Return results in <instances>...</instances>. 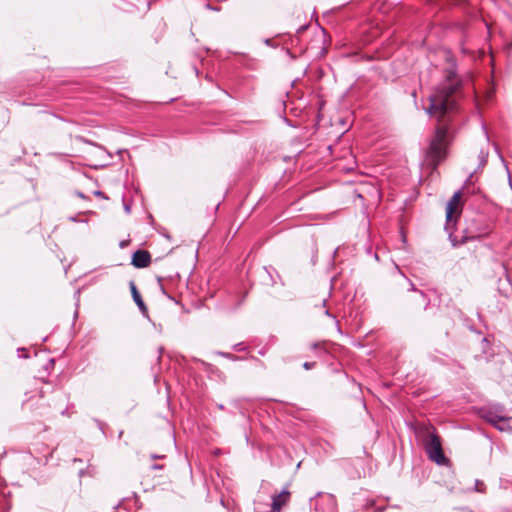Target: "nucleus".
<instances>
[{"instance_id": "obj_1", "label": "nucleus", "mask_w": 512, "mask_h": 512, "mask_svg": "<svg viewBox=\"0 0 512 512\" xmlns=\"http://www.w3.org/2000/svg\"><path fill=\"white\" fill-rule=\"evenodd\" d=\"M456 89L455 84L446 83L437 87L428 98L426 111L438 122L426 153V161L432 169H436L447 157V148L452 139L448 119L456 109Z\"/></svg>"}, {"instance_id": "obj_2", "label": "nucleus", "mask_w": 512, "mask_h": 512, "mask_svg": "<svg viewBox=\"0 0 512 512\" xmlns=\"http://www.w3.org/2000/svg\"><path fill=\"white\" fill-rule=\"evenodd\" d=\"M425 451L429 459L438 465H446L449 459L444 455L441 441L438 435L431 433L425 442Z\"/></svg>"}, {"instance_id": "obj_3", "label": "nucleus", "mask_w": 512, "mask_h": 512, "mask_svg": "<svg viewBox=\"0 0 512 512\" xmlns=\"http://www.w3.org/2000/svg\"><path fill=\"white\" fill-rule=\"evenodd\" d=\"M462 197V192L457 191L448 201L446 206V219L448 222L456 220L461 215L463 209Z\"/></svg>"}, {"instance_id": "obj_4", "label": "nucleus", "mask_w": 512, "mask_h": 512, "mask_svg": "<svg viewBox=\"0 0 512 512\" xmlns=\"http://www.w3.org/2000/svg\"><path fill=\"white\" fill-rule=\"evenodd\" d=\"M291 500V491L285 487L280 492L272 495L270 512H280Z\"/></svg>"}, {"instance_id": "obj_5", "label": "nucleus", "mask_w": 512, "mask_h": 512, "mask_svg": "<svg viewBox=\"0 0 512 512\" xmlns=\"http://www.w3.org/2000/svg\"><path fill=\"white\" fill-rule=\"evenodd\" d=\"M131 263L136 268H146L151 263V255L147 250H137L132 255Z\"/></svg>"}, {"instance_id": "obj_6", "label": "nucleus", "mask_w": 512, "mask_h": 512, "mask_svg": "<svg viewBox=\"0 0 512 512\" xmlns=\"http://www.w3.org/2000/svg\"><path fill=\"white\" fill-rule=\"evenodd\" d=\"M487 234H488V232L480 233V232H473V231L468 230L467 234L465 236H463L461 239H458L456 236L453 237L451 239L452 240V245H453V247H458V246L464 244L469 239L480 238V237L485 236Z\"/></svg>"}, {"instance_id": "obj_7", "label": "nucleus", "mask_w": 512, "mask_h": 512, "mask_svg": "<svg viewBox=\"0 0 512 512\" xmlns=\"http://www.w3.org/2000/svg\"><path fill=\"white\" fill-rule=\"evenodd\" d=\"M130 289H131V293H132V297L135 301V303L137 304V306L140 308L141 311H146V305L135 285L134 282H130Z\"/></svg>"}, {"instance_id": "obj_8", "label": "nucleus", "mask_w": 512, "mask_h": 512, "mask_svg": "<svg viewBox=\"0 0 512 512\" xmlns=\"http://www.w3.org/2000/svg\"><path fill=\"white\" fill-rule=\"evenodd\" d=\"M314 364H315V363H313V362H305V363L303 364V367H304L306 370H309V369H311V368L314 366Z\"/></svg>"}, {"instance_id": "obj_9", "label": "nucleus", "mask_w": 512, "mask_h": 512, "mask_svg": "<svg viewBox=\"0 0 512 512\" xmlns=\"http://www.w3.org/2000/svg\"><path fill=\"white\" fill-rule=\"evenodd\" d=\"M322 310L325 315L328 314V310L325 309L324 300L322 301Z\"/></svg>"}, {"instance_id": "obj_10", "label": "nucleus", "mask_w": 512, "mask_h": 512, "mask_svg": "<svg viewBox=\"0 0 512 512\" xmlns=\"http://www.w3.org/2000/svg\"><path fill=\"white\" fill-rule=\"evenodd\" d=\"M95 194L98 196H102V192H100V191H96Z\"/></svg>"}, {"instance_id": "obj_11", "label": "nucleus", "mask_w": 512, "mask_h": 512, "mask_svg": "<svg viewBox=\"0 0 512 512\" xmlns=\"http://www.w3.org/2000/svg\"><path fill=\"white\" fill-rule=\"evenodd\" d=\"M487 97H488V98H491V97H492V93H488V94H487Z\"/></svg>"}]
</instances>
